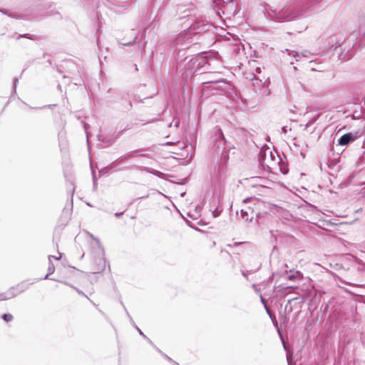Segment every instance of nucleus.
<instances>
[{"instance_id":"8","label":"nucleus","mask_w":365,"mask_h":365,"mask_svg":"<svg viewBox=\"0 0 365 365\" xmlns=\"http://www.w3.org/2000/svg\"><path fill=\"white\" fill-rule=\"evenodd\" d=\"M300 275L299 272H296L293 274H290L287 277V279L289 281H295L299 278V276Z\"/></svg>"},{"instance_id":"12","label":"nucleus","mask_w":365,"mask_h":365,"mask_svg":"<svg viewBox=\"0 0 365 365\" xmlns=\"http://www.w3.org/2000/svg\"><path fill=\"white\" fill-rule=\"evenodd\" d=\"M260 300H261L262 303L264 305V307L267 309V313L269 314V309L267 306L266 300L263 298V297L262 295H260Z\"/></svg>"},{"instance_id":"23","label":"nucleus","mask_w":365,"mask_h":365,"mask_svg":"<svg viewBox=\"0 0 365 365\" xmlns=\"http://www.w3.org/2000/svg\"><path fill=\"white\" fill-rule=\"evenodd\" d=\"M212 214H213V216H214V217H216V216H217V212H213V213H212Z\"/></svg>"},{"instance_id":"27","label":"nucleus","mask_w":365,"mask_h":365,"mask_svg":"<svg viewBox=\"0 0 365 365\" xmlns=\"http://www.w3.org/2000/svg\"><path fill=\"white\" fill-rule=\"evenodd\" d=\"M284 349H286V345H285V344H284Z\"/></svg>"},{"instance_id":"15","label":"nucleus","mask_w":365,"mask_h":365,"mask_svg":"<svg viewBox=\"0 0 365 365\" xmlns=\"http://www.w3.org/2000/svg\"><path fill=\"white\" fill-rule=\"evenodd\" d=\"M82 123L83 124V127H84L85 130L87 131L88 125L86 123H84L83 121Z\"/></svg>"},{"instance_id":"10","label":"nucleus","mask_w":365,"mask_h":365,"mask_svg":"<svg viewBox=\"0 0 365 365\" xmlns=\"http://www.w3.org/2000/svg\"><path fill=\"white\" fill-rule=\"evenodd\" d=\"M2 319L6 322H11L13 319V316L11 314H4Z\"/></svg>"},{"instance_id":"18","label":"nucleus","mask_w":365,"mask_h":365,"mask_svg":"<svg viewBox=\"0 0 365 365\" xmlns=\"http://www.w3.org/2000/svg\"><path fill=\"white\" fill-rule=\"evenodd\" d=\"M152 173L156 175H158L159 176V174L160 173L159 171H157L155 170V172H152Z\"/></svg>"},{"instance_id":"7","label":"nucleus","mask_w":365,"mask_h":365,"mask_svg":"<svg viewBox=\"0 0 365 365\" xmlns=\"http://www.w3.org/2000/svg\"><path fill=\"white\" fill-rule=\"evenodd\" d=\"M241 217L245 221H252L253 219V212H251V215H250L247 210H241Z\"/></svg>"},{"instance_id":"16","label":"nucleus","mask_w":365,"mask_h":365,"mask_svg":"<svg viewBox=\"0 0 365 365\" xmlns=\"http://www.w3.org/2000/svg\"><path fill=\"white\" fill-rule=\"evenodd\" d=\"M242 243H243V242H235V243L233 244V246H234V247H237V246H238V245H241V244H242Z\"/></svg>"},{"instance_id":"24","label":"nucleus","mask_w":365,"mask_h":365,"mask_svg":"<svg viewBox=\"0 0 365 365\" xmlns=\"http://www.w3.org/2000/svg\"><path fill=\"white\" fill-rule=\"evenodd\" d=\"M185 195V192H182V193H181V194H180V195H181L182 197H183Z\"/></svg>"},{"instance_id":"6","label":"nucleus","mask_w":365,"mask_h":365,"mask_svg":"<svg viewBox=\"0 0 365 365\" xmlns=\"http://www.w3.org/2000/svg\"><path fill=\"white\" fill-rule=\"evenodd\" d=\"M260 267H261L260 263H257V264L254 267L250 268V269H248L247 271L241 270V273L248 280L247 274H253V273L257 272L260 269Z\"/></svg>"},{"instance_id":"22","label":"nucleus","mask_w":365,"mask_h":365,"mask_svg":"<svg viewBox=\"0 0 365 365\" xmlns=\"http://www.w3.org/2000/svg\"><path fill=\"white\" fill-rule=\"evenodd\" d=\"M212 214H213V216H214V217H216V216H217V212H213V213H212Z\"/></svg>"},{"instance_id":"13","label":"nucleus","mask_w":365,"mask_h":365,"mask_svg":"<svg viewBox=\"0 0 365 365\" xmlns=\"http://www.w3.org/2000/svg\"><path fill=\"white\" fill-rule=\"evenodd\" d=\"M287 362H288L289 365H290L291 360H292V354H288L287 356Z\"/></svg>"},{"instance_id":"25","label":"nucleus","mask_w":365,"mask_h":365,"mask_svg":"<svg viewBox=\"0 0 365 365\" xmlns=\"http://www.w3.org/2000/svg\"><path fill=\"white\" fill-rule=\"evenodd\" d=\"M292 288H293V287H286L285 289H292Z\"/></svg>"},{"instance_id":"14","label":"nucleus","mask_w":365,"mask_h":365,"mask_svg":"<svg viewBox=\"0 0 365 365\" xmlns=\"http://www.w3.org/2000/svg\"><path fill=\"white\" fill-rule=\"evenodd\" d=\"M123 131H119L117 134L115 135L114 140H115L121 134Z\"/></svg>"},{"instance_id":"4","label":"nucleus","mask_w":365,"mask_h":365,"mask_svg":"<svg viewBox=\"0 0 365 365\" xmlns=\"http://www.w3.org/2000/svg\"><path fill=\"white\" fill-rule=\"evenodd\" d=\"M275 158V156L272 150L269 148L266 149L263 151V153L260 154V160L262 163H267L269 162V159L273 160Z\"/></svg>"},{"instance_id":"17","label":"nucleus","mask_w":365,"mask_h":365,"mask_svg":"<svg viewBox=\"0 0 365 365\" xmlns=\"http://www.w3.org/2000/svg\"><path fill=\"white\" fill-rule=\"evenodd\" d=\"M122 215H123V213H122V212H120V213H115V216L116 217H120V216H121Z\"/></svg>"},{"instance_id":"1","label":"nucleus","mask_w":365,"mask_h":365,"mask_svg":"<svg viewBox=\"0 0 365 365\" xmlns=\"http://www.w3.org/2000/svg\"><path fill=\"white\" fill-rule=\"evenodd\" d=\"M24 291L22 286H17L16 287H12L7 290L6 292L0 294V301L7 300L15 297Z\"/></svg>"},{"instance_id":"26","label":"nucleus","mask_w":365,"mask_h":365,"mask_svg":"<svg viewBox=\"0 0 365 365\" xmlns=\"http://www.w3.org/2000/svg\"><path fill=\"white\" fill-rule=\"evenodd\" d=\"M170 361H172L171 358L166 356Z\"/></svg>"},{"instance_id":"20","label":"nucleus","mask_w":365,"mask_h":365,"mask_svg":"<svg viewBox=\"0 0 365 365\" xmlns=\"http://www.w3.org/2000/svg\"><path fill=\"white\" fill-rule=\"evenodd\" d=\"M137 329H138V330L139 331L140 334V335H142V336H144V334H143V333L141 331V330H140L138 328H137Z\"/></svg>"},{"instance_id":"3","label":"nucleus","mask_w":365,"mask_h":365,"mask_svg":"<svg viewBox=\"0 0 365 365\" xmlns=\"http://www.w3.org/2000/svg\"><path fill=\"white\" fill-rule=\"evenodd\" d=\"M356 137L351 133L343 135L338 140L341 145H346L355 140Z\"/></svg>"},{"instance_id":"2","label":"nucleus","mask_w":365,"mask_h":365,"mask_svg":"<svg viewBox=\"0 0 365 365\" xmlns=\"http://www.w3.org/2000/svg\"><path fill=\"white\" fill-rule=\"evenodd\" d=\"M138 156V154L137 152H130L124 155H122L119 157L114 163H113L110 165L111 168H113L115 164H121L123 163L125 161L128 160L130 158H135Z\"/></svg>"},{"instance_id":"9","label":"nucleus","mask_w":365,"mask_h":365,"mask_svg":"<svg viewBox=\"0 0 365 365\" xmlns=\"http://www.w3.org/2000/svg\"><path fill=\"white\" fill-rule=\"evenodd\" d=\"M215 135H216L217 138H220L222 140H225V137L223 135L222 130L220 128H216Z\"/></svg>"},{"instance_id":"11","label":"nucleus","mask_w":365,"mask_h":365,"mask_svg":"<svg viewBox=\"0 0 365 365\" xmlns=\"http://www.w3.org/2000/svg\"><path fill=\"white\" fill-rule=\"evenodd\" d=\"M63 284H66V285H69V286H70V287H71L72 288L75 289L79 294H82V295H83V296L86 297V296L84 294V293H83V292H81V290H79V289H78L77 288L74 287L73 286H72V285L69 284L68 282H63Z\"/></svg>"},{"instance_id":"5","label":"nucleus","mask_w":365,"mask_h":365,"mask_svg":"<svg viewBox=\"0 0 365 365\" xmlns=\"http://www.w3.org/2000/svg\"><path fill=\"white\" fill-rule=\"evenodd\" d=\"M61 257V254L59 253V256L56 257L54 255H49L48 256V261H49V266L48 268V274L46 275L44 279H48V275L53 274L55 272V267L51 262V258L59 259Z\"/></svg>"},{"instance_id":"19","label":"nucleus","mask_w":365,"mask_h":365,"mask_svg":"<svg viewBox=\"0 0 365 365\" xmlns=\"http://www.w3.org/2000/svg\"><path fill=\"white\" fill-rule=\"evenodd\" d=\"M179 125H180V121H179V120H178V121L176 122V123H175V125L176 127H178V126H179Z\"/></svg>"},{"instance_id":"21","label":"nucleus","mask_w":365,"mask_h":365,"mask_svg":"<svg viewBox=\"0 0 365 365\" xmlns=\"http://www.w3.org/2000/svg\"><path fill=\"white\" fill-rule=\"evenodd\" d=\"M286 126L283 127L282 130L284 133H287V129H286Z\"/></svg>"}]
</instances>
